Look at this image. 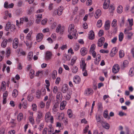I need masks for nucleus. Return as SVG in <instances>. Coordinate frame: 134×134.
I'll use <instances>...</instances> for the list:
<instances>
[{
    "label": "nucleus",
    "mask_w": 134,
    "mask_h": 134,
    "mask_svg": "<svg viewBox=\"0 0 134 134\" xmlns=\"http://www.w3.org/2000/svg\"><path fill=\"white\" fill-rule=\"evenodd\" d=\"M57 75V72L56 70H53L52 74V77L53 79H55Z\"/></svg>",
    "instance_id": "30"
},
{
    "label": "nucleus",
    "mask_w": 134,
    "mask_h": 134,
    "mask_svg": "<svg viewBox=\"0 0 134 134\" xmlns=\"http://www.w3.org/2000/svg\"><path fill=\"white\" fill-rule=\"evenodd\" d=\"M72 70L73 73H76L78 71V68L76 66H74L72 68Z\"/></svg>",
    "instance_id": "32"
},
{
    "label": "nucleus",
    "mask_w": 134,
    "mask_h": 134,
    "mask_svg": "<svg viewBox=\"0 0 134 134\" xmlns=\"http://www.w3.org/2000/svg\"><path fill=\"white\" fill-rule=\"evenodd\" d=\"M121 21L120 24V25L121 26H123L124 24L125 21V18L124 17L122 18L121 19Z\"/></svg>",
    "instance_id": "53"
},
{
    "label": "nucleus",
    "mask_w": 134,
    "mask_h": 134,
    "mask_svg": "<svg viewBox=\"0 0 134 134\" xmlns=\"http://www.w3.org/2000/svg\"><path fill=\"white\" fill-rule=\"evenodd\" d=\"M129 75L130 77H132L134 75V68H131L129 71Z\"/></svg>",
    "instance_id": "24"
},
{
    "label": "nucleus",
    "mask_w": 134,
    "mask_h": 134,
    "mask_svg": "<svg viewBox=\"0 0 134 134\" xmlns=\"http://www.w3.org/2000/svg\"><path fill=\"white\" fill-rule=\"evenodd\" d=\"M96 119L98 124H102L103 121L102 120L99 115H96Z\"/></svg>",
    "instance_id": "14"
},
{
    "label": "nucleus",
    "mask_w": 134,
    "mask_h": 134,
    "mask_svg": "<svg viewBox=\"0 0 134 134\" xmlns=\"http://www.w3.org/2000/svg\"><path fill=\"white\" fill-rule=\"evenodd\" d=\"M101 124L103 127L107 129H108L110 128L109 125L105 122L103 121Z\"/></svg>",
    "instance_id": "17"
},
{
    "label": "nucleus",
    "mask_w": 134,
    "mask_h": 134,
    "mask_svg": "<svg viewBox=\"0 0 134 134\" xmlns=\"http://www.w3.org/2000/svg\"><path fill=\"white\" fill-rule=\"evenodd\" d=\"M39 105L41 108H42L44 107L45 106V104L43 101H41Z\"/></svg>",
    "instance_id": "48"
},
{
    "label": "nucleus",
    "mask_w": 134,
    "mask_h": 134,
    "mask_svg": "<svg viewBox=\"0 0 134 134\" xmlns=\"http://www.w3.org/2000/svg\"><path fill=\"white\" fill-rule=\"evenodd\" d=\"M22 106L23 108L25 109H26L27 107V103L26 100H25L23 102L22 104Z\"/></svg>",
    "instance_id": "46"
},
{
    "label": "nucleus",
    "mask_w": 134,
    "mask_h": 134,
    "mask_svg": "<svg viewBox=\"0 0 134 134\" xmlns=\"http://www.w3.org/2000/svg\"><path fill=\"white\" fill-rule=\"evenodd\" d=\"M11 24L10 22H8L6 25L5 28V30L7 31H8L9 29H10Z\"/></svg>",
    "instance_id": "29"
},
{
    "label": "nucleus",
    "mask_w": 134,
    "mask_h": 134,
    "mask_svg": "<svg viewBox=\"0 0 134 134\" xmlns=\"http://www.w3.org/2000/svg\"><path fill=\"white\" fill-rule=\"evenodd\" d=\"M58 108V105L57 104H55L54 105L53 108L52 110L53 112L54 113H55L57 112V108Z\"/></svg>",
    "instance_id": "37"
},
{
    "label": "nucleus",
    "mask_w": 134,
    "mask_h": 134,
    "mask_svg": "<svg viewBox=\"0 0 134 134\" xmlns=\"http://www.w3.org/2000/svg\"><path fill=\"white\" fill-rule=\"evenodd\" d=\"M110 22L109 20H107L106 21L104 25V27L105 30H107L109 29L110 26Z\"/></svg>",
    "instance_id": "21"
},
{
    "label": "nucleus",
    "mask_w": 134,
    "mask_h": 134,
    "mask_svg": "<svg viewBox=\"0 0 134 134\" xmlns=\"http://www.w3.org/2000/svg\"><path fill=\"white\" fill-rule=\"evenodd\" d=\"M103 116L105 118H107L108 119H110V117L108 115V111L106 109L103 112Z\"/></svg>",
    "instance_id": "15"
},
{
    "label": "nucleus",
    "mask_w": 134,
    "mask_h": 134,
    "mask_svg": "<svg viewBox=\"0 0 134 134\" xmlns=\"http://www.w3.org/2000/svg\"><path fill=\"white\" fill-rule=\"evenodd\" d=\"M79 48V46L78 43L76 44L74 47V49L75 51H77Z\"/></svg>",
    "instance_id": "40"
},
{
    "label": "nucleus",
    "mask_w": 134,
    "mask_h": 134,
    "mask_svg": "<svg viewBox=\"0 0 134 134\" xmlns=\"http://www.w3.org/2000/svg\"><path fill=\"white\" fill-rule=\"evenodd\" d=\"M33 56V53L32 52H29L28 54L27 59L29 61L31 60Z\"/></svg>",
    "instance_id": "25"
},
{
    "label": "nucleus",
    "mask_w": 134,
    "mask_h": 134,
    "mask_svg": "<svg viewBox=\"0 0 134 134\" xmlns=\"http://www.w3.org/2000/svg\"><path fill=\"white\" fill-rule=\"evenodd\" d=\"M51 116V114L49 112L47 113L46 114L45 116V118L46 120L47 118H50Z\"/></svg>",
    "instance_id": "51"
},
{
    "label": "nucleus",
    "mask_w": 134,
    "mask_h": 134,
    "mask_svg": "<svg viewBox=\"0 0 134 134\" xmlns=\"http://www.w3.org/2000/svg\"><path fill=\"white\" fill-rule=\"evenodd\" d=\"M82 71L83 76H87L88 75L87 71L86 70V69L85 70Z\"/></svg>",
    "instance_id": "64"
},
{
    "label": "nucleus",
    "mask_w": 134,
    "mask_h": 134,
    "mask_svg": "<svg viewBox=\"0 0 134 134\" xmlns=\"http://www.w3.org/2000/svg\"><path fill=\"white\" fill-rule=\"evenodd\" d=\"M81 81L80 77L78 76H75L73 78V82L75 83L78 84L80 83Z\"/></svg>",
    "instance_id": "8"
},
{
    "label": "nucleus",
    "mask_w": 134,
    "mask_h": 134,
    "mask_svg": "<svg viewBox=\"0 0 134 134\" xmlns=\"http://www.w3.org/2000/svg\"><path fill=\"white\" fill-rule=\"evenodd\" d=\"M18 39L17 38H15L13 42L12 43L13 47L15 49L16 48L18 45Z\"/></svg>",
    "instance_id": "5"
},
{
    "label": "nucleus",
    "mask_w": 134,
    "mask_h": 134,
    "mask_svg": "<svg viewBox=\"0 0 134 134\" xmlns=\"http://www.w3.org/2000/svg\"><path fill=\"white\" fill-rule=\"evenodd\" d=\"M114 7L112 5H110L109 7V11L110 12H112L115 9Z\"/></svg>",
    "instance_id": "47"
},
{
    "label": "nucleus",
    "mask_w": 134,
    "mask_h": 134,
    "mask_svg": "<svg viewBox=\"0 0 134 134\" xmlns=\"http://www.w3.org/2000/svg\"><path fill=\"white\" fill-rule=\"evenodd\" d=\"M117 20L115 19H114L112 22L111 26L113 27H115L117 25Z\"/></svg>",
    "instance_id": "36"
},
{
    "label": "nucleus",
    "mask_w": 134,
    "mask_h": 134,
    "mask_svg": "<svg viewBox=\"0 0 134 134\" xmlns=\"http://www.w3.org/2000/svg\"><path fill=\"white\" fill-rule=\"evenodd\" d=\"M24 43H25L26 45V46L28 47L29 46V48H30L32 45V43L31 42L30 44H29V43L27 41H26V42L24 41Z\"/></svg>",
    "instance_id": "52"
},
{
    "label": "nucleus",
    "mask_w": 134,
    "mask_h": 134,
    "mask_svg": "<svg viewBox=\"0 0 134 134\" xmlns=\"http://www.w3.org/2000/svg\"><path fill=\"white\" fill-rule=\"evenodd\" d=\"M75 26L73 24H71L68 27V32L69 34H72L74 36V38H77L76 36L77 35V30L74 29Z\"/></svg>",
    "instance_id": "1"
},
{
    "label": "nucleus",
    "mask_w": 134,
    "mask_h": 134,
    "mask_svg": "<svg viewBox=\"0 0 134 134\" xmlns=\"http://www.w3.org/2000/svg\"><path fill=\"white\" fill-rule=\"evenodd\" d=\"M76 60V57L75 59H72L71 60V65L72 66L75 63Z\"/></svg>",
    "instance_id": "55"
},
{
    "label": "nucleus",
    "mask_w": 134,
    "mask_h": 134,
    "mask_svg": "<svg viewBox=\"0 0 134 134\" xmlns=\"http://www.w3.org/2000/svg\"><path fill=\"white\" fill-rule=\"evenodd\" d=\"M63 58L65 61L70 60V56L66 54H64V55Z\"/></svg>",
    "instance_id": "28"
},
{
    "label": "nucleus",
    "mask_w": 134,
    "mask_h": 134,
    "mask_svg": "<svg viewBox=\"0 0 134 134\" xmlns=\"http://www.w3.org/2000/svg\"><path fill=\"white\" fill-rule=\"evenodd\" d=\"M10 29L12 31H15V25L13 24L11 25Z\"/></svg>",
    "instance_id": "56"
},
{
    "label": "nucleus",
    "mask_w": 134,
    "mask_h": 134,
    "mask_svg": "<svg viewBox=\"0 0 134 134\" xmlns=\"http://www.w3.org/2000/svg\"><path fill=\"white\" fill-rule=\"evenodd\" d=\"M49 129H48V132H53L54 131L53 128L52 127V125H50L48 126Z\"/></svg>",
    "instance_id": "43"
},
{
    "label": "nucleus",
    "mask_w": 134,
    "mask_h": 134,
    "mask_svg": "<svg viewBox=\"0 0 134 134\" xmlns=\"http://www.w3.org/2000/svg\"><path fill=\"white\" fill-rule=\"evenodd\" d=\"M7 39H4L2 42L1 46L3 48H5L7 45Z\"/></svg>",
    "instance_id": "22"
},
{
    "label": "nucleus",
    "mask_w": 134,
    "mask_h": 134,
    "mask_svg": "<svg viewBox=\"0 0 134 134\" xmlns=\"http://www.w3.org/2000/svg\"><path fill=\"white\" fill-rule=\"evenodd\" d=\"M27 99L29 101L31 102L33 99V96L32 94H30L27 97Z\"/></svg>",
    "instance_id": "38"
},
{
    "label": "nucleus",
    "mask_w": 134,
    "mask_h": 134,
    "mask_svg": "<svg viewBox=\"0 0 134 134\" xmlns=\"http://www.w3.org/2000/svg\"><path fill=\"white\" fill-rule=\"evenodd\" d=\"M63 8L62 7H60L57 10V14L58 15H60L63 12Z\"/></svg>",
    "instance_id": "18"
},
{
    "label": "nucleus",
    "mask_w": 134,
    "mask_h": 134,
    "mask_svg": "<svg viewBox=\"0 0 134 134\" xmlns=\"http://www.w3.org/2000/svg\"><path fill=\"white\" fill-rule=\"evenodd\" d=\"M52 55V53L50 51H47L45 55V59L46 60H48L49 59Z\"/></svg>",
    "instance_id": "11"
},
{
    "label": "nucleus",
    "mask_w": 134,
    "mask_h": 134,
    "mask_svg": "<svg viewBox=\"0 0 134 134\" xmlns=\"http://www.w3.org/2000/svg\"><path fill=\"white\" fill-rule=\"evenodd\" d=\"M62 96V94L60 92H59L57 93L56 96V98L57 99L60 100V98H61Z\"/></svg>",
    "instance_id": "42"
},
{
    "label": "nucleus",
    "mask_w": 134,
    "mask_h": 134,
    "mask_svg": "<svg viewBox=\"0 0 134 134\" xmlns=\"http://www.w3.org/2000/svg\"><path fill=\"white\" fill-rule=\"evenodd\" d=\"M80 52L82 55L83 56L85 55L87 53V49L85 47L82 48H81Z\"/></svg>",
    "instance_id": "13"
},
{
    "label": "nucleus",
    "mask_w": 134,
    "mask_h": 134,
    "mask_svg": "<svg viewBox=\"0 0 134 134\" xmlns=\"http://www.w3.org/2000/svg\"><path fill=\"white\" fill-rule=\"evenodd\" d=\"M94 38V33L93 31L91 30L90 31L89 34L88 38L91 40H92Z\"/></svg>",
    "instance_id": "20"
},
{
    "label": "nucleus",
    "mask_w": 134,
    "mask_h": 134,
    "mask_svg": "<svg viewBox=\"0 0 134 134\" xmlns=\"http://www.w3.org/2000/svg\"><path fill=\"white\" fill-rule=\"evenodd\" d=\"M95 45L94 44H92L91 46V47L90 49V51H94V50L95 49Z\"/></svg>",
    "instance_id": "49"
},
{
    "label": "nucleus",
    "mask_w": 134,
    "mask_h": 134,
    "mask_svg": "<svg viewBox=\"0 0 134 134\" xmlns=\"http://www.w3.org/2000/svg\"><path fill=\"white\" fill-rule=\"evenodd\" d=\"M118 51L117 48L116 47H114L112 49L110 53V55L111 57L114 56Z\"/></svg>",
    "instance_id": "6"
},
{
    "label": "nucleus",
    "mask_w": 134,
    "mask_h": 134,
    "mask_svg": "<svg viewBox=\"0 0 134 134\" xmlns=\"http://www.w3.org/2000/svg\"><path fill=\"white\" fill-rule=\"evenodd\" d=\"M18 91L16 89L14 90L12 93V96L14 97H16L18 95Z\"/></svg>",
    "instance_id": "33"
},
{
    "label": "nucleus",
    "mask_w": 134,
    "mask_h": 134,
    "mask_svg": "<svg viewBox=\"0 0 134 134\" xmlns=\"http://www.w3.org/2000/svg\"><path fill=\"white\" fill-rule=\"evenodd\" d=\"M47 19L45 18L41 22V24L42 25H45L47 23Z\"/></svg>",
    "instance_id": "50"
},
{
    "label": "nucleus",
    "mask_w": 134,
    "mask_h": 134,
    "mask_svg": "<svg viewBox=\"0 0 134 134\" xmlns=\"http://www.w3.org/2000/svg\"><path fill=\"white\" fill-rule=\"evenodd\" d=\"M80 64L81 68L82 69V71L85 70L86 69V64L85 63V61L83 60H81Z\"/></svg>",
    "instance_id": "7"
},
{
    "label": "nucleus",
    "mask_w": 134,
    "mask_h": 134,
    "mask_svg": "<svg viewBox=\"0 0 134 134\" xmlns=\"http://www.w3.org/2000/svg\"><path fill=\"white\" fill-rule=\"evenodd\" d=\"M90 52L92 53V55L93 58H95L96 56V53L94 51H90Z\"/></svg>",
    "instance_id": "62"
},
{
    "label": "nucleus",
    "mask_w": 134,
    "mask_h": 134,
    "mask_svg": "<svg viewBox=\"0 0 134 134\" xmlns=\"http://www.w3.org/2000/svg\"><path fill=\"white\" fill-rule=\"evenodd\" d=\"M12 121L11 122V123L12 124L11 127H14L16 126V123L14 122L15 120L12 119Z\"/></svg>",
    "instance_id": "59"
},
{
    "label": "nucleus",
    "mask_w": 134,
    "mask_h": 134,
    "mask_svg": "<svg viewBox=\"0 0 134 134\" xmlns=\"http://www.w3.org/2000/svg\"><path fill=\"white\" fill-rule=\"evenodd\" d=\"M23 114L21 113H20L18 114L17 118L18 121H20L23 119Z\"/></svg>",
    "instance_id": "31"
},
{
    "label": "nucleus",
    "mask_w": 134,
    "mask_h": 134,
    "mask_svg": "<svg viewBox=\"0 0 134 134\" xmlns=\"http://www.w3.org/2000/svg\"><path fill=\"white\" fill-rule=\"evenodd\" d=\"M23 3V1L22 0L19 1L18 4V6L19 7H21Z\"/></svg>",
    "instance_id": "63"
},
{
    "label": "nucleus",
    "mask_w": 134,
    "mask_h": 134,
    "mask_svg": "<svg viewBox=\"0 0 134 134\" xmlns=\"http://www.w3.org/2000/svg\"><path fill=\"white\" fill-rule=\"evenodd\" d=\"M110 2L109 0H105L103 7L104 9H107L109 7Z\"/></svg>",
    "instance_id": "10"
},
{
    "label": "nucleus",
    "mask_w": 134,
    "mask_h": 134,
    "mask_svg": "<svg viewBox=\"0 0 134 134\" xmlns=\"http://www.w3.org/2000/svg\"><path fill=\"white\" fill-rule=\"evenodd\" d=\"M67 113L69 118H71L72 117V112L71 110L68 109L67 111Z\"/></svg>",
    "instance_id": "44"
},
{
    "label": "nucleus",
    "mask_w": 134,
    "mask_h": 134,
    "mask_svg": "<svg viewBox=\"0 0 134 134\" xmlns=\"http://www.w3.org/2000/svg\"><path fill=\"white\" fill-rule=\"evenodd\" d=\"M123 8L121 5L119 6L117 8V12L119 13H121L123 11Z\"/></svg>",
    "instance_id": "27"
},
{
    "label": "nucleus",
    "mask_w": 134,
    "mask_h": 134,
    "mask_svg": "<svg viewBox=\"0 0 134 134\" xmlns=\"http://www.w3.org/2000/svg\"><path fill=\"white\" fill-rule=\"evenodd\" d=\"M102 21L101 20H98L97 24V27L98 28H100L102 26Z\"/></svg>",
    "instance_id": "35"
},
{
    "label": "nucleus",
    "mask_w": 134,
    "mask_h": 134,
    "mask_svg": "<svg viewBox=\"0 0 134 134\" xmlns=\"http://www.w3.org/2000/svg\"><path fill=\"white\" fill-rule=\"evenodd\" d=\"M85 93L87 95H90L92 94L93 91L92 89L91 88H88L87 89L85 90Z\"/></svg>",
    "instance_id": "9"
},
{
    "label": "nucleus",
    "mask_w": 134,
    "mask_h": 134,
    "mask_svg": "<svg viewBox=\"0 0 134 134\" xmlns=\"http://www.w3.org/2000/svg\"><path fill=\"white\" fill-rule=\"evenodd\" d=\"M43 115L42 112L40 110L38 111L37 114V119H39L41 118L43 116Z\"/></svg>",
    "instance_id": "26"
},
{
    "label": "nucleus",
    "mask_w": 134,
    "mask_h": 134,
    "mask_svg": "<svg viewBox=\"0 0 134 134\" xmlns=\"http://www.w3.org/2000/svg\"><path fill=\"white\" fill-rule=\"evenodd\" d=\"M120 69L119 65L118 64H116L114 65L112 69V72L115 73H117L119 71Z\"/></svg>",
    "instance_id": "4"
},
{
    "label": "nucleus",
    "mask_w": 134,
    "mask_h": 134,
    "mask_svg": "<svg viewBox=\"0 0 134 134\" xmlns=\"http://www.w3.org/2000/svg\"><path fill=\"white\" fill-rule=\"evenodd\" d=\"M117 39L116 37H115L111 40V42L113 44H115L116 43Z\"/></svg>",
    "instance_id": "61"
},
{
    "label": "nucleus",
    "mask_w": 134,
    "mask_h": 134,
    "mask_svg": "<svg viewBox=\"0 0 134 134\" xmlns=\"http://www.w3.org/2000/svg\"><path fill=\"white\" fill-rule=\"evenodd\" d=\"M119 57L120 58H122L124 56V51L122 50H120L119 52Z\"/></svg>",
    "instance_id": "41"
},
{
    "label": "nucleus",
    "mask_w": 134,
    "mask_h": 134,
    "mask_svg": "<svg viewBox=\"0 0 134 134\" xmlns=\"http://www.w3.org/2000/svg\"><path fill=\"white\" fill-rule=\"evenodd\" d=\"M104 32L103 30H100L98 33V35L99 36H101L104 34Z\"/></svg>",
    "instance_id": "58"
},
{
    "label": "nucleus",
    "mask_w": 134,
    "mask_h": 134,
    "mask_svg": "<svg viewBox=\"0 0 134 134\" xmlns=\"http://www.w3.org/2000/svg\"><path fill=\"white\" fill-rule=\"evenodd\" d=\"M52 98L51 97H49L48 98L47 101L46 102V108L48 109L49 108L50 104L51 103L52 100Z\"/></svg>",
    "instance_id": "23"
},
{
    "label": "nucleus",
    "mask_w": 134,
    "mask_h": 134,
    "mask_svg": "<svg viewBox=\"0 0 134 134\" xmlns=\"http://www.w3.org/2000/svg\"><path fill=\"white\" fill-rule=\"evenodd\" d=\"M124 35L123 33L121 32L120 33L119 35V40L120 41H121L123 38Z\"/></svg>",
    "instance_id": "34"
},
{
    "label": "nucleus",
    "mask_w": 134,
    "mask_h": 134,
    "mask_svg": "<svg viewBox=\"0 0 134 134\" xmlns=\"http://www.w3.org/2000/svg\"><path fill=\"white\" fill-rule=\"evenodd\" d=\"M29 120L30 122L32 124H34V120L32 116H30L29 117Z\"/></svg>",
    "instance_id": "54"
},
{
    "label": "nucleus",
    "mask_w": 134,
    "mask_h": 134,
    "mask_svg": "<svg viewBox=\"0 0 134 134\" xmlns=\"http://www.w3.org/2000/svg\"><path fill=\"white\" fill-rule=\"evenodd\" d=\"M68 90V88L66 87H63L62 89V92L64 93H66Z\"/></svg>",
    "instance_id": "45"
},
{
    "label": "nucleus",
    "mask_w": 134,
    "mask_h": 134,
    "mask_svg": "<svg viewBox=\"0 0 134 134\" xmlns=\"http://www.w3.org/2000/svg\"><path fill=\"white\" fill-rule=\"evenodd\" d=\"M43 35L42 33L38 34L36 37V40L38 42L42 40L43 37Z\"/></svg>",
    "instance_id": "12"
},
{
    "label": "nucleus",
    "mask_w": 134,
    "mask_h": 134,
    "mask_svg": "<svg viewBox=\"0 0 134 134\" xmlns=\"http://www.w3.org/2000/svg\"><path fill=\"white\" fill-rule=\"evenodd\" d=\"M64 30V27H62L61 25L59 24L58 26L56 29V32L57 33L60 32V34H63Z\"/></svg>",
    "instance_id": "3"
},
{
    "label": "nucleus",
    "mask_w": 134,
    "mask_h": 134,
    "mask_svg": "<svg viewBox=\"0 0 134 134\" xmlns=\"http://www.w3.org/2000/svg\"><path fill=\"white\" fill-rule=\"evenodd\" d=\"M119 116H122L124 115L126 116V114L125 113H124L122 111H119L118 114Z\"/></svg>",
    "instance_id": "60"
},
{
    "label": "nucleus",
    "mask_w": 134,
    "mask_h": 134,
    "mask_svg": "<svg viewBox=\"0 0 134 134\" xmlns=\"http://www.w3.org/2000/svg\"><path fill=\"white\" fill-rule=\"evenodd\" d=\"M41 94V92L38 90H37L36 92V97L37 98H40V97Z\"/></svg>",
    "instance_id": "39"
},
{
    "label": "nucleus",
    "mask_w": 134,
    "mask_h": 134,
    "mask_svg": "<svg viewBox=\"0 0 134 134\" xmlns=\"http://www.w3.org/2000/svg\"><path fill=\"white\" fill-rule=\"evenodd\" d=\"M127 21L129 22V25L130 26V28L129 29H125L124 30V33L125 34H129L128 31L132 29V26L133 25V19L132 18L130 19L129 18L127 19Z\"/></svg>",
    "instance_id": "2"
},
{
    "label": "nucleus",
    "mask_w": 134,
    "mask_h": 134,
    "mask_svg": "<svg viewBox=\"0 0 134 134\" xmlns=\"http://www.w3.org/2000/svg\"><path fill=\"white\" fill-rule=\"evenodd\" d=\"M66 104V102L65 101H63L60 104V109L62 110L64 109Z\"/></svg>",
    "instance_id": "19"
},
{
    "label": "nucleus",
    "mask_w": 134,
    "mask_h": 134,
    "mask_svg": "<svg viewBox=\"0 0 134 134\" xmlns=\"http://www.w3.org/2000/svg\"><path fill=\"white\" fill-rule=\"evenodd\" d=\"M98 41H99V42H100L103 44L104 42L105 38L103 37H102L98 40Z\"/></svg>",
    "instance_id": "57"
},
{
    "label": "nucleus",
    "mask_w": 134,
    "mask_h": 134,
    "mask_svg": "<svg viewBox=\"0 0 134 134\" xmlns=\"http://www.w3.org/2000/svg\"><path fill=\"white\" fill-rule=\"evenodd\" d=\"M101 10L100 9L97 10L95 14L94 15L95 18H98L101 15Z\"/></svg>",
    "instance_id": "16"
}]
</instances>
